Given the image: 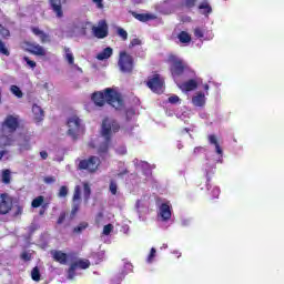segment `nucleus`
I'll return each instance as SVG.
<instances>
[{"mask_svg":"<svg viewBox=\"0 0 284 284\" xmlns=\"http://www.w3.org/2000/svg\"><path fill=\"white\" fill-rule=\"evenodd\" d=\"M40 207L44 211L48 210V203L42 204Z\"/></svg>","mask_w":284,"mask_h":284,"instance_id":"59","label":"nucleus"},{"mask_svg":"<svg viewBox=\"0 0 284 284\" xmlns=\"http://www.w3.org/2000/svg\"><path fill=\"white\" fill-rule=\"evenodd\" d=\"M109 190L113 196L116 194V190H119V186L116 185V182L114 180L110 181Z\"/></svg>","mask_w":284,"mask_h":284,"instance_id":"39","label":"nucleus"},{"mask_svg":"<svg viewBox=\"0 0 284 284\" xmlns=\"http://www.w3.org/2000/svg\"><path fill=\"white\" fill-rule=\"evenodd\" d=\"M146 85L152 92H155V94H161V92H163V85H165V80H163L160 74H154L149 78Z\"/></svg>","mask_w":284,"mask_h":284,"instance_id":"9","label":"nucleus"},{"mask_svg":"<svg viewBox=\"0 0 284 284\" xmlns=\"http://www.w3.org/2000/svg\"><path fill=\"white\" fill-rule=\"evenodd\" d=\"M10 91L12 92V94H14V97H18V99H21L23 97V92L17 85H11Z\"/></svg>","mask_w":284,"mask_h":284,"instance_id":"30","label":"nucleus"},{"mask_svg":"<svg viewBox=\"0 0 284 284\" xmlns=\"http://www.w3.org/2000/svg\"><path fill=\"white\" fill-rule=\"evenodd\" d=\"M51 256L55 263H59L60 265H68V253L53 250L51 251Z\"/></svg>","mask_w":284,"mask_h":284,"instance_id":"14","label":"nucleus"},{"mask_svg":"<svg viewBox=\"0 0 284 284\" xmlns=\"http://www.w3.org/2000/svg\"><path fill=\"white\" fill-rule=\"evenodd\" d=\"M194 37H196V39H203L204 37V32H203V29L201 28H195L194 29Z\"/></svg>","mask_w":284,"mask_h":284,"instance_id":"43","label":"nucleus"},{"mask_svg":"<svg viewBox=\"0 0 284 284\" xmlns=\"http://www.w3.org/2000/svg\"><path fill=\"white\" fill-rule=\"evenodd\" d=\"M31 32L36 37H39L41 43H50V41H52V39L50 38V34L45 33L43 30L39 29L38 27H32Z\"/></svg>","mask_w":284,"mask_h":284,"instance_id":"16","label":"nucleus"},{"mask_svg":"<svg viewBox=\"0 0 284 284\" xmlns=\"http://www.w3.org/2000/svg\"><path fill=\"white\" fill-rule=\"evenodd\" d=\"M91 99L94 105L98 108H103V105L108 103L115 110L123 109V98H121V93L114 91V89L111 88H106L104 91H97L92 93Z\"/></svg>","mask_w":284,"mask_h":284,"instance_id":"1","label":"nucleus"},{"mask_svg":"<svg viewBox=\"0 0 284 284\" xmlns=\"http://www.w3.org/2000/svg\"><path fill=\"white\" fill-rule=\"evenodd\" d=\"M43 214H45V210H44V209H40L39 215H40V216H43Z\"/></svg>","mask_w":284,"mask_h":284,"instance_id":"58","label":"nucleus"},{"mask_svg":"<svg viewBox=\"0 0 284 284\" xmlns=\"http://www.w3.org/2000/svg\"><path fill=\"white\" fill-rule=\"evenodd\" d=\"M205 93L203 92H197L192 98V103L195 105V108H203V105H205Z\"/></svg>","mask_w":284,"mask_h":284,"instance_id":"19","label":"nucleus"},{"mask_svg":"<svg viewBox=\"0 0 284 284\" xmlns=\"http://www.w3.org/2000/svg\"><path fill=\"white\" fill-rule=\"evenodd\" d=\"M101 165V160L99 156L91 155L88 159L79 160L77 170L80 172H88V174H94L99 166Z\"/></svg>","mask_w":284,"mask_h":284,"instance_id":"5","label":"nucleus"},{"mask_svg":"<svg viewBox=\"0 0 284 284\" xmlns=\"http://www.w3.org/2000/svg\"><path fill=\"white\" fill-rule=\"evenodd\" d=\"M43 181L47 185H52V183H57L55 176H45L43 178Z\"/></svg>","mask_w":284,"mask_h":284,"instance_id":"45","label":"nucleus"},{"mask_svg":"<svg viewBox=\"0 0 284 284\" xmlns=\"http://www.w3.org/2000/svg\"><path fill=\"white\" fill-rule=\"evenodd\" d=\"M58 196L60 199H65V196H68V186L63 185L60 187Z\"/></svg>","mask_w":284,"mask_h":284,"instance_id":"41","label":"nucleus"},{"mask_svg":"<svg viewBox=\"0 0 284 284\" xmlns=\"http://www.w3.org/2000/svg\"><path fill=\"white\" fill-rule=\"evenodd\" d=\"M199 150H202V148H195L194 152H199Z\"/></svg>","mask_w":284,"mask_h":284,"instance_id":"61","label":"nucleus"},{"mask_svg":"<svg viewBox=\"0 0 284 284\" xmlns=\"http://www.w3.org/2000/svg\"><path fill=\"white\" fill-rule=\"evenodd\" d=\"M168 62L170 63V72L172 77H183V74H189V79H194V77H196V72L190 69V65L179 57L170 54Z\"/></svg>","mask_w":284,"mask_h":284,"instance_id":"3","label":"nucleus"},{"mask_svg":"<svg viewBox=\"0 0 284 284\" xmlns=\"http://www.w3.org/2000/svg\"><path fill=\"white\" fill-rule=\"evenodd\" d=\"M112 230H114V226H113L112 224H106V225H104V227H103V234H104L105 236H109V234L112 233Z\"/></svg>","mask_w":284,"mask_h":284,"instance_id":"42","label":"nucleus"},{"mask_svg":"<svg viewBox=\"0 0 284 284\" xmlns=\"http://www.w3.org/2000/svg\"><path fill=\"white\" fill-rule=\"evenodd\" d=\"M118 36L122 39V41H128V31L123 28H118L116 30Z\"/></svg>","mask_w":284,"mask_h":284,"instance_id":"38","label":"nucleus"},{"mask_svg":"<svg viewBox=\"0 0 284 284\" xmlns=\"http://www.w3.org/2000/svg\"><path fill=\"white\" fill-rule=\"evenodd\" d=\"M97 4V8L103 10V0H92Z\"/></svg>","mask_w":284,"mask_h":284,"instance_id":"51","label":"nucleus"},{"mask_svg":"<svg viewBox=\"0 0 284 284\" xmlns=\"http://www.w3.org/2000/svg\"><path fill=\"white\" fill-rule=\"evenodd\" d=\"M32 112L34 114V120L37 121V123L43 121V116H45V114L43 112V109H41V106L33 104Z\"/></svg>","mask_w":284,"mask_h":284,"instance_id":"21","label":"nucleus"},{"mask_svg":"<svg viewBox=\"0 0 284 284\" xmlns=\"http://www.w3.org/2000/svg\"><path fill=\"white\" fill-rule=\"evenodd\" d=\"M154 258H156V248L152 247L146 257V263H154Z\"/></svg>","mask_w":284,"mask_h":284,"instance_id":"34","label":"nucleus"},{"mask_svg":"<svg viewBox=\"0 0 284 284\" xmlns=\"http://www.w3.org/2000/svg\"><path fill=\"white\" fill-rule=\"evenodd\" d=\"M20 258L26 262L32 261V254L24 251L21 253Z\"/></svg>","mask_w":284,"mask_h":284,"instance_id":"46","label":"nucleus"},{"mask_svg":"<svg viewBox=\"0 0 284 284\" xmlns=\"http://www.w3.org/2000/svg\"><path fill=\"white\" fill-rule=\"evenodd\" d=\"M89 148H91V150H94V148H97L94 141L89 142Z\"/></svg>","mask_w":284,"mask_h":284,"instance_id":"55","label":"nucleus"},{"mask_svg":"<svg viewBox=\"0 0 284 284\" xmlns=\"http://www.w3.org/2000/svg\"><path fill=\"white\" fill-rule=\"evenodd\" d=\"M207 139L209 143L215 146L216 154H223V149H221V144H219V139L216 138V135L211 134L207 136Z\"/></svg>","mask_w":284,"mask_h":284,"instance_id":"22","label":"nucleus"},{"mask_svg":"<svg viewBox=\"0 0 284 284\" xmlns=\"http://www.w3.org/2000/svg\"><path fill=\"white\" fill-rule=\"evenodd\" d=\"M67 125L69 128V136H71L73 141H77L79 139V134L83 132V124H81V119H79L77 115H73L69 118Z\"/></svg>","mask_w":284,"mask_h":284,"instance_id":"7","label":"nucleus"},{"mask_svg":"<svg viewBox=\"0 0 284 284\" xmlns=\"http://www.w3.org/2000/svg\"><path fill=\"white\" fill-rule=\"evenodd\" d=\"M14 200L10 194L2 193L0 194V216H6V214H10L12 212Z\"/></svg>","mask_w":284,"mask_h":284,"instance_id":"8","label":"nucleus"},{"mask_svg":"<svg viewBox=\"0 0 284 284\" xmlns=\"http://www.w3.org/2000/svg\"><path fill=\"white\" fill-rule=\"evenodd\" d=\"M31 278L36 283H39L41 281V271H39V266H34L31 271Z\"/></svg>","mask_w":284,"mask_h":284,"instance_id":"28","label":"nucleus"},{"mask_svg":"<svg viewBox=\"0 0 284 284\" xmlns=\"http://www.w3.org/2000/svg\"><path fill=\"white\" fill-rule=\"evenodd\" d=\"M210 181H211L210 173L206 172V190H210Z\"/></svg>","mask_w":284,"mask_h":284,"instance_id":"54","label":"nucleus"},{"mask_svg":"<svg viewBox=\"0 0 284 284\" xmlns=\"http://www.w3.org/2000/svg\"><path fill=\"white\" fill-rule=\"evenodd\" d=\"M199 10H203L202 14H205V17L212 14V6H210V2H207V0H204L202 3L199 4Z\"/></svg>","mask_w":284,"mask_h":284,"instance_id":"24","label":"nucleus"},{"mask_svg":"<svg viewBox=\"0 0 284 284\" xmlns=\"http://www.w3.org/2000/svg\"><path fill=\"white\" fill-rule=\"evenodd\" d=\"M160 215L162 221H170L172 219V210L170 209V204L162 203L160 206Z\"/></svg>","mask_w":284,"mask_h":284,"instance_id":"18","label":"nucleus"},{"mask_svg":"<svg viewBox=\"0 0 284 284\" xmlns=\"http://www.w3.org/2000/svg\"><path fill=\"white\" fill-rule=\"evenodd\" d=\"M40 156L43 161H45V159H48V152L47 151H41L40 152Z\"/></svg>","mask_w":284,"mask_h":284,"instance_id":"53","label":"nucleus"},{"mask_svg":"<svg viewBox=\"0 0 284 284\" xmlns=\"http://www.w3.org/2000/svg\"><path fill=\"white\" fill-rule=\"evenodd\" d=\"M2 183L6 185L10 184V170L8 169L2 172Z\"/></svg>","mask_w":284,"mask_h":284,"instance_id":"36","label":"nucleus"},{"mask_svg":"<svg viewBox=\"0 0 284 284\" xmlns=\"http://www.w3.org/2000/svg\"><path fill=\"white\" fill-rule=\"evenodd\" d=\"M14 143V140L12 139V135L10 134H2L0 135V150L3 148H8Z\"/></svg>","mask_w":284,"mask_h":284,"instance_id":"20","label":"nucleus"},{"mask_svg":"<svg viewBox=\"0 0 284 284\" xmlns=\"http://www.w3.org/2000/svg\"><path fill=\"white\" fill-rule=\"evenodd\" d=\"M214 199H219V194H221V190L219 187L213 189Z\"/></svg>","mask_w":284,"mask_h":284,"instance_id":"52","label":"nucleus"},{"mask_svg":"<svg viewBox=\"0 0 284 284\" xmlns=\"http://www.w3.org/2000/svg\"><path fill=\"white\" fill-rule=\"evenodd\" d=\"M120 154H128V150L123 149Z\"/></svg>","mask_w":284,"mask_h":284,"instance_id":"60","label":"nucleus"},{"mask_svg":"<svg viewBox=\"0 0 284 284\" xmlns=\"http://www.w3.org/2000/svg\"><path fill=\"white\" fill-rule=\"evenodd\" d=\"M178 88L182 90V92H192L199 88V81L193 77L187 81L178 83Z\"/></svg>","mask_w":284,"mask_h":284,"instance_id":"12","label":"nucleus"},{"mask_svg":"<svg viewBox=\"0 0 284 284\" xmlns=\"http://www.w3.org/2000/svg\"><path fill=\"white\" fill-rule=\"evenodd\" d=\"M63 221H65V212L60 213V215L58 217V221H57V224L61 225L63 223Z\"/></svg>","mask_w":284,"mask_h":284,"instance_id":"50","label":"nucleus"},{"mask_svg":"<svg viewBox=\"0 0 284 284\" xmlns=\"http://www.w3.org/2000/svg\"><path fill=\"white\" fill-rule=\"evenodd\" d=\"M121 130V125L115 120H110L105 118L102 121L101 135L105 139V141L100 144L98 149V154H108V150H110V141H112V134H116Z\"/></svg>","mask_w":284,"mask_h":284,"instance_id":"2","label":"nucleus"},{"mask_svg":"<svg viewBox=\"0 0 284 284\" xmlns=\"http://www.w3.org/2000/svg\"><path fill=\"white\" fill-rule=\"evenodd\" d=\"M21 214H23V206L21 205H17V210L16 212L13 213V216H21Z\"/></svg>","mask_w":284,"mask_h":284,"instance_id":"49","label":"nucleus"},{"mask_svg":"<svg viewBox=\"0 0 284 284\" xmlns=\"http://www.w3.org/2000/svg\"><path fill=\"white\" fill-rule=\"evenodd\" d=\"M0 53L4 54V57H10V50L6 48V43L0 40Z\"/></svg>","mask_w":284,"mask_h":284,"instance_id":"40","label":"nucleus"},{"mask_svg":"<svg viewBox=\"0 0 284 284\" xmlns=\"http://www.w3.org/2000/svg\"><path fill=\"white\" fill-rule=\"evenodd\" d=\"M92 32L97 39H105L109 34L108 22H105V20H101L98 27H92Z\"/></svg>","mask_w":284,"mask_h":284,"instance_id":"11","label":"nucleus"},{"mask_svg":"<svg viewBox=\"0 0 284 284\" xmlns=\"http://www.w3.org/2000/svg\"><path fill=\"white\" fill-rule=\"evenodd\" d=\"M63 3H65V0H50V6L58 19L63 18Z\"/></svg>","mask_w":284,"mask_h":284,"instance_id":"15","label":"nucleus"},{"mask_svg":"<svg viewBox=\"0 0 284 284\" xmlns=\"http://www.w3.org/2000/svg\"><path fill=\"white\" fill-rule=\"evenodd\" d=\"M179 101H181V98H179V95H172L169 98V103L176 104L179 103Z\"/></svg>","mask_w":284,"mask_h":284,"instance_id":"48","label":"nucleus"},{"mask_svg":"<svg viewBox=\"0 0 284 284\" xmlns=\"http://www.w3.org/2000/svg\"><path fill=\"white\" fill-rule=\"evenodd\" d=\"M27 50L30 54H34L36 57H45V49L37 42L27 43Z\"/></svg>","mask_w":284,"mask_h":284,"instance_id":"13","label":"nucleus"},{"mask_svg":"<svg viewBox=\"0 0 284 284\" xmlns=\"http://www.w3.org/2000/svg\"><path fill=\"white\" fill-rule=\"evenodd\" d=\"M6 154H8V151H6V150L0 151V161H1V159H3V156H6Z\"/></svg>","mask_w":284,"mask_h":284,"instance_id":"56","label":"nucleus"},{"mask_svg":"<svg viewBox=\"0 0 284 284\" xmlns=\"http://www.w3.org/2000/svg\"><path fill=\"white\" fill-rule=\"evenodd\" d=\"M0 34L3 39H8L10 37V30L0 23Z\"/></svg>","mask_w":284,"mask_h":284,"instance_id":"37","label":"nucleus"},{"mask_svg":"<svg viewBox=\"0 0 284 284\" xmlns=\"http://www.w3.org/2000/svg\"><path fill=\"white\" fill-rule=\"evenodd\" d=\"M83 190H84V200L89 201L90 200V194H92V190L90 189L89 183L83 184Z\"/></svg>","mask_w":284,"mask_h":284,"instance_id":"32","label":"nucleus"},{"mask_svg":"<svg viewBox=\"0 0 284 284\" xmlns=\"http://www.w3.org/2000/svg\"><path fill=\"white\" fill-rule=\"evenodd\" d=\"M72 201L73 203H81V186L77 185L74 187Z\"/></svg>","mask_w":284,"mask_h":284,"instance_id":"29","label":"nucleus"},{"mask_svg":"<svg viewBox=\"0 0 284 284\" xmlns=\"http://www.w3.org/2000/svg\"><path fill=\"white\" fill-rule=\"evenodd\" d=\"M87 227H88V222H82L73 229V233L81 234V232H83V230H87Z\"/></svg>","mask_w":284,"mask_h":284,"instance_id":"31","label":"nucleus"},{"mask_svg":"<svg viewBox=\"0 0 284 284\" xmlns=\"http://www.w3.org/2000/svg\"><path fill=\"white\" fill-rule=\"evenodd\" d=\"M118 65L124 74H132L134 72V57L128 51H120Z\"/></svg>","mask_w":284,"mask_h":284,"instance_id":"6","label":"nucleus"},{"mask_svg":"<svg viewBox=\"0 0 284 284\" xmlns=\"http://www.w3.org/2000/svg\"><path fill=\"white\" fill-rule=\"evenodd\" d=\"M43 201H45V197H43V195L34 197L31 202V207H41L43 205Z\"/></svg>","mask_w":284,"mask_h":284,"instance_id":"27","label":"nucleus"},{"mask_svg":"<svg viewBox=\"0 0 284 284\" xmlns=\"http://www.w3.org/2000/svg\"><path fill=\"white\" fill-rule=\"evenodd\" d=\"M21 128V118L19 115L8 114L0 125V134L12 136Z\"/></svg>","mask_w":284,"mask_h":284,"instance_id":"4","label":"nucleus"},{"mask_svg":"<svg viewBox=\"0 0 284 284\" xmlns=\"http://www.w3.org/2000/svg\"><path fill=\"white\" fill-rule=\"evenodd\" d=\"M183 146L181 144H179V150H181Z\"/></svg>","mask_w":284,"mask_h":284,"instance_id":"62","label":"nucleus"},{"mask_svg":"<svg viewBox=\"0 0 284 284\" xmlns=\"http://www.w3.org/2000/svg\"><path fill=\"white\" fill-rule=\"evenodd\" d=\"M135 45H141V40L139 38L131 40L129 48H135Z\"/></svg>","mask_w":284,"mask_h":284,"instance_id":"47","label":"nucleus"},{"mask_svg":"<svg viewBox=\"0 0 284 284\" xmlns=\"http://www.w3.org/2000/svg\"><path fill=\"white\" fill-rule=\"evenodd\" d=\"M112 48L106 47L102 52L98 53L97 59L99 61H105V59H110V57H112Z\"/></svg>","mask_w":284,"mask_h":284,"instance_id":"23","label":"nucleus"},{"mask_svg":"<svg viewBox=\"0 0 284 284\" xmlns=\"http://www.w3.org/2000/svg\"><path fill=\"white\" fill-rule=\"evenodd\" d=\"M178 39H179L180 43H190L192 41V36H190V33H187V31H181L178 34Z\"/></svg>","mask_w":284,"mask_h":284,"instance_id":"25","label":"nucleus"},{"mask_svg":"<svg viewBox=\"0 0 284 284\" xmlns=\"http://www.w3.org/2000/svg\"><path fill=\"white\" fill-rule=\"evenodd\" d=\"M203 89L205 90L206 95L210 94V93H207V90H210V84H204V85H203Z\"/></svg>","mask_w":284,"mask_h":284,"instance_id":"57","label":"nucleus"},{"mask_svg":"<svg viewBox=\"0 0 284 284\" xmlns=\"http://www.w3.org/2000/svg\"><path fill=\"white\" fill-rule=\"evenodd\" d=\"M64 59L68 61L69 65H74V54H72V51H70V48L64 47Z\"/></svg>","mask_w":284,"mask_h":284,"instance_id":"26","label":"nucleus"},{"mask_svg":"<svg viewBox=\"0 0 284 284\" xmlns=\"http://www.w3.org/2000/svg\"><path fill=\"white\" fill-rule=\"evenodd\" d=\"M90 267V260L80 258L70 264L68 270L69 278L77 276V270H88Z\"/></svg>","mask_w":284,"mask_h":284,"instance_id":"10","label":"nucleus"},{"mask_svg":"<svg viewBox=\"0 0 284 284\" xmlns=\"http://www.w3.org/2000/svg\"><path fill=\"white\" fill-rule=\"evenodd\" d=\"M81 207V202H73L72 210H71V217L74 219L77 216V213L79 212Z\"/></svg>","mask_w":284,"mask_h":284,"instance_id":"33","label":"nucleus"},{"mask_svg":"<svg viewBox=\"0 0 284 284\" xmlns=\"http://www.w3.org/2000/svg\"><path fill=\"white\" fill-rule=\"evenodd\" d=\"M23 60L26 61L27 65H29V68H31L32 70L37 68V62H34L33 60H30V58L24 57Z\"/></svg>","mask_w":284,"mask_h":284,"instance_id":"44","label":"nucleus"},{"mask_svg":"<svg viewBox=\"0 0 284 284\" xmlns=\"http://www.w3.org/2000/svg\"><path fill=\"white\" fill-rule=\"evenodd\" d=\"M131 14L134 19L141 21V23H148V21H154L156 19V16L152 13H136L135 11H131Z\"/></svg>","mask_w":284,"mask_h":284,"instance_id":"17","label":"nucleus"},{"mask_svg":"<svg viewBox=\"0 0 284 284\" xmlns=\"http://www.w3.org/2000/svg\"><path fill=\"white\" fill-rule=\"evenodd\" d=\"M182 6H184V8H187L189 10H192V8L196 6V0H182Z\"/></svg>","mask_w":284,"mask_h":284,"instance_id":"35","label":"nucleus"}]
</instances>
